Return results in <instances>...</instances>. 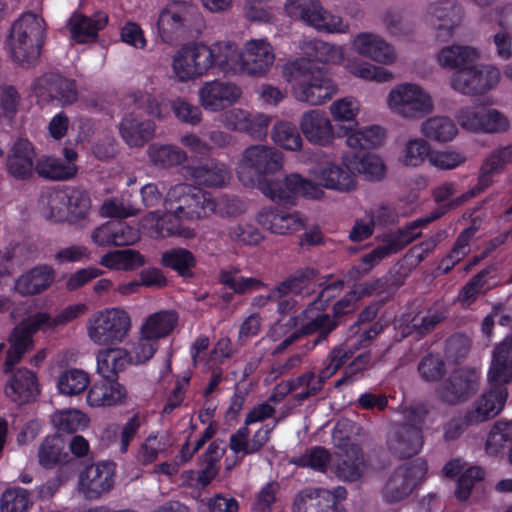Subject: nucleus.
<instances>
[{
	"instance_id": "nucleus-63",
	"label": "nucleus",
	"mask_w": 512,
	"mask_h": 512,
	"mask_svg": "<svg viewBox=\"0 0 512 512\" xmlns=\"http://www.w3.org/2000/svg\"><path fill=\"white\" fill-rule=\"evenodd\" d=\"M20 96L9 85L0 86V122L9 123L18 111Z\"/></svg>"
},
{
	"instance_id": "nucleus-29",
	"label": "nucleus",
	"mask_w": 512,
	"mask_h": 512,
	"mask_svg": "<svg viewBox=\"0 0 512 512\" xmlns=\"http://www.w3.org/2000/svg\"><path fill=\"white\" fill-rule=\"evenodd\" d=\"M5 395L17 404L34 401L40 393L36 374L26 368L12 372L5 388Z\"/></svg>"
},
{
	"instance_id": "nucleus-19",
	"label": "nucleus",
	"mask_w": 512,
	"mask_h": 512,
	"mask_svg": "<svg viewBox=\"0 0 512 512\" xmlns=\"http://www.w3.org/2000/svg\"><path fill=\"white\" fill-rule=\"evenodd\" d=\"M345 497L346 490L341 486L333 490L305 488L295 495L292 512H340L338 501Z\"/></svg>"
},
{
	"instance_id": "nucleus-57",
	"label": "nucleus",
	"mask_w": 512,
	"mask_h": 512,
	"mask_svg": "<svg viewBox=\"0 0 512 512\" xmlns=\"http://www.w3.org/2000/svg\"><path fill=\"white\" fill-rule=\"evenodd\" d=\"M32 506L30 493L21 487L6 489L0 499L1 512H28Z\"/></svg>"
},
{
	"instance_id": "nucleus-17",
	"label": "nucleus",
	"mask_w": 512,
	"mask_h": 512,
	"mask_svg": "<svg viewBox=\"0 0 512 512\" xmlns=\"http://www.w3.org/2000/svg\"><path fill=\"white\" fill-rule=\"evenodd\" d=\"M501 80L500 70L493 64H469L450 77L451 88L465 95L484 94L495 88Z\"/></svg>"
},
{
	"instance_id": "nucleus-28",
	"label": "nucleus",
	"mask_w": 512,
	"mask_h": 512,
	"mask_svg": "<svg viewBox=\"0 0 512 512\" xmlns=\"http://www.w3.org/2000/svg\"><path fill=\"white\" fill-rule=\"evenodd\" d=\"M256 221L266 230L278 235H289L304 227V219L299 213L267 207L258 211Z\"/></svg>"
},
{
	"instance_id": "nucleus-9",
	"label": "nucleus",
	"mask_w": 512,
	"mask_h": 512,
	"mask_svg": "<svg viewBox=\"0 0 512 512\" xmlns=\"http://www.w3.org/2000/svg\"><path fill=\"white\" fill-rule=\"evenodd\" d=\"M381 328L379 325L374 324L368 331H365L360 336V341H370L375 338ZM359 339L353 341L348 340L344 345L334 349L329 356V363L321 370L319 379L316 380L314 373L308 372L291 383H282L278 389L281 393L288 391L296 392V397L300 400H304L307 397L316 394L321 389V383L323 380L330 378L336 373V371L346 362V360L353 354L352 347L358 349L356 343Z\"/></svg>"
},
{
	"instance_id": "nucleus-26",
	"label": "nucleus",
	"mask_w": 512,
	"mask_h": 512,
	"mask_svg": "<svg viewBox=\"0 0 512 512\" xmlns=\"http://www.w3.org/2000/svg\"><path fill=\"white\" fill-rule=\"evenodd\" d=\"M114 472L111 463H98L88 467L79 477V490L86 498L101 496L112 488Z\"/></svg>"
},
{
	"instance_id": "nucleus-35",
	"label": "nucleus",
	"mask_w": 512,
	"mask_h": 512,
	"mask_svg": "<svg viewBox=\"0 0 512 512\" xmlns=\"http://www.w3.org/2000/svg\"><path fill=\"white\" fill-rule=\"evenodd\" d=\"M186 174L196 184L213 188L225 186L231 178V172L226 164L216 160L188 167Z\"/></svg>"
},
{
	"instance_id": "nucleus-34",
	"label": "nucleus",
	"mask_w": 512,
	"mask_h": 512,
	"mask_svg": "<svg viewBox=\"0 0 512 512\" xmlns=\"http://www.w3.org/2000/svg\"><path fill=\"white\" fill-rule=\"evenodd\" d=\"M421 430L415 425H401L393 428L388 437L390 450L400 457L416 455L422 448Z\"/></svg>"
},
{
	"instance_id": "nucleus-11",
	"label": "nucleus",
	"mask_w": 512,
	"mask_h": 512,
	"mask_svg": "<svg viewBox=\"0 0 512 512\" xmlns=\"http://www.w3.org/2000/svg\"><path fill=\"white\" fill-rule=\"evenodd\" d=\"M44 30L43 19L33 13H25L13 23L6 48L15 62L30 65L38 59Z\"/></svg>"
},
{
	"instance_id": "nucleus-7",
	"label": "nucleus",
	"mask_w": 512,
	"mask_h": 512,
	"mask_svg": "<svg viewBox=\"0 0 512 512\" xmlns=\"http://www.w3.org/2000/svg\"><path fill=\"white\" fill-rule=\"evenodd\" d=\"M88 307L84 303H75L65 307L56 316L45 312H38L17 326L10 338V347L7 351L3 371L8 374L12 367L18 363L24 353L32 347V334L38 330L54 331L85 314Z\"/></svg>"
},
{
	"instance_id": "nucleus-20",
	"label": "nucleus",
	"mask_w": 512,
	"mask_h": 512,
	"mask_svg": "<svg viewBox=\"0 0 512 512\" xmlns=\"http://www.w3.org/2000/svg\"><path fill=\"white\" fill-rule=\"evenodd\" d=\"M242 96L240 87L228 81L204 82L198 90L200 105L207 111L218 112L236 103Z\"/></svg>"
},
{
	"instance_id": "nucleus-25",
	"label": "nucleus",
	"mask_w": 512,
	"mask_h": 512,
	"mask_svg": "<svg viewBox=\"0 0 512 512\" xmlns=\"http://www.w3.org/2000/svg\"><path fill=\"white\" fill-rule=\"evenodd\" d=\"M418 223H414L412 226L408 227L405 230L399 231L394 234L387 235L383 243L377 246L370 253L366 254L362 258V272H369L374 266H376L382 259L387 256L397 253L409 243H411L415 238L420 235L418 231Z\"/></svg>"
},
{
	"instance_id": "nucleus-24",
	"label": "nucleus",
	"mask_w": 512,
	"mask_h": 512,
	"mask_svg": "<svg viewBox=\"0 0 512 512\" xmlns=\"http://www.w3.org/2000/svg\"><path fill=\"white\" fill-rule=\"evenodd\" d=\"M512 163V144L500 146L490 152L484 159L478 177L477 185L461 197V202L474 197L488 188L494 182V176L501 173Z\"/></svg>"
},
{
	"instance_id": "nucleus-16",
	"label": "nucleus",
	"mask_w": 512,
	"mask_h": 512,
	"mask_svg": "<svg viewBox=\"0 0 512 512\" xmlns=\"http://www.w3.org/2000/svg\"><path fill=\"white\" fill-rule=\"evenodd\" d=\"M286 14L299 19L318 31L327 33H346L349 25L338 15L323 9L318 0H286Z\"/></svg>"
},
{
	"instance_id": "nucleus-60",
	"label": "nucleus",
	"mask_w": 512,
	"mask_h": 512,
	"mask_svg": "<svg viewBox=\"0 0 512 512\" xmlns=\"http://www.w3.org/2000/svg\"><path fill=\"white\" fill-rule=\"evenodd\" d=\"M158 350V342L139 333L138 339L128 349L132 365H140L149 361Z\"/></svg>"
},
{
	"instance_id": "nucleus-8",
	"label": "nucleus",
	"mask_w": 512,
	"mask_h": 512,
	"mask_svg": "<svg viewBox=\"0 0 512 512\" xmlns=\"http://www.w3.org/2000/svg\"><path fill=\"white\" fill-rule=\"evenodd\" d=\"M223 73H244L249 76L266 75L274 65L276 54L266 38H252L239 49L235 43L221 41Z\"/></svg>"
},
{
	"instance_id": "nucleus-6",
	"label": "nucleus",
	"mask_w": 512,
	"mask_h": 512,
	"mask_svg": "<svg viewBox=\"0 0 512 512\" xmlns=\"http://www.w3.org/2000/svg\"><path fill=\"white\" fill-rule=\"evenodd\" d=\"M223 73L221 41L208 45L202 41L187 42L171 56L170 77L177 83H187L211 72Z\"/></svg>"
},
{
	"instance_id": "nucleus-21",
	"label": "nucleus",
	"mask_w": 512,
	"mask_h": 512,
	"mask_svg": "<svg viewBox=\"0 0 512 512\" xmlns=\"http://www.w3.org/2000/svg\"><path fill=\"white\" fill-rule=\"evenodd\" d=\"M426 464L419 461L409 467L397 469L387 481L383 498L387 503H397L405 499L412 491L414 486L425 477Z\"/></svg>"
},
{
	"instance_id": "nucleus-50",
	"label": "nucleus",
	"mask_w": 512,
	"mask_h": 512,
	"mask_svg": "<svg viewBox=\"0 0 512 512\" xmlns=\"http://www.w3.org/2000/svg\"><path fill=\"white\" fill-rule=\"evenodd\" d=\"M383 286L382 281L377 280L371 283H360L354 286L341 300L333 307L336 316L344 315L355 310L357 301L364 297L380 292Z\"/></svg>"
},
{
	"instance_id": "nucleus-31",
	"label": "nucleus",
	"mask_w": 512,
	"mask_h": 512,
	"mask_svg": "<svg viewBox=\"0 0 512 512\" xmlns=\"http://www.w3.org/2000/svg\"><path fill=\"white\" fill-rule=\"evenodd\" d=\"M35 151L32 144L25 138H18L11 146L7 155V170L17 179H27L35 170Z\"/></svg>"
},
{
	"instance_id": "nucleus-46",
	"label": "nucleus",
	"mask_w": 512,
	"mask_h": 512,
	"mask_svg": "<svg viewBox=\"0 0 512 512\" xmlns=\"http://www.w3.org/2000/svg\"><path fill=\"white\" fill-rule=\"evenodd\" d=\"M65 448V442L60 436L47 437L39 447L40 465L45 468H53L69 462V454L65 451Z\"/></svg>"
},
{
	"instance_id": "nucleus-58",
	"label": "nucleus",
	"mask_w": 512,
	"mask_h": 512,
	"mask_svg": "<svg viewBox=\"0 0 512 512\" xmlns=\"http://www.w3.org/2000/svg\"><path fill=\"white\" fill-rule=\"evenodd\" d=\"M162 263L176 270L180 275L187 277L191 274V269L195 265V258L190 251L175 248L163 253Z\"/></svg>"
},
{
	"instance_id": "nucleus-59",
	"label": "nucleus",
	"mask_w": 512,
	"mask_h": 512,
	"mask_svg": "<svg viewBox=\"0 0 512 512\" xmlns=\"http://www.w3.org/2000/svg\"><path fill=\"white\" fill-rule=\"evenodd\" d=\"M386 212L385 208H378L367 212L362 218L357 219L353 225L349 238L352 241H362L373 234L375 225L381 223V216Z\"/></svg>"
},
{
	"instance_id": "nucleus-27",
	"label": "nucleus",
	"mask_w": 512,
	"mask_h": 512,
	"mask_svg": "<svg viewBox=\"0 0 512 512\" xmlns=\"http://www.w3.org/2000/svg\"><path fill=\"white\" fill-rule=\"evenodd\" d=\"M299 127L306 140L312 144L328 146L334 140V127L323 111H306L300 117Z\"/></svg>"
},
{
	"instance_id": "nucleus-1",
	"label": "nucleus",
	"mask_w": 512,
	"mask_h": 512,
	"mask_svg": "<svg viewBox=\"0 0 512 512\" xmlns=\"http://www.w3.org/2000/svg\"><path fill=\"white\" fill-rule=\"evenodd\" d=\"M309 284V277L300 274L284 281L266 296L261 295L253 300L255 306H264L268 301L275 302L278 312L283 315V318L272 326L268 334L273 341L281 340L280 344L275 347L276 352L288 347L299 337L300 333L319 332L322 338H325L335 327V323L327 314L323 313V310L329 301L340 293L341 281L327 285L319 294L318 299L302 312L301 317L297 319L289 317L288 320H285V314L291 312L296 305L294 296L302 294L308 289Z\"/></svg>"
},
{
	"instance_id": "nucleus-41",
	"label": "nucleus",
	"mask_w": 512,
	"mask_h": 512,
	"mask_svg": "<svg viewBox=\"0 0 512 512\" xmlns=\"http://www.w3.org/2000/svg\"><path fill=\"white\" fill-rule=\"evenodd\" d=\"M33 90L39 97H45L48 94L62 104H71L77 98L74 83L58 76L39 78L33 84Z\"/></svg>"
},
{
	"instance_id": "nucleus-10",
	"label": "nucleus",
	"mask_w": 512,
	"mask_h": 512,
	"mask_svg": "<svg viewBox=\"0 0 512 512\" xmlns=\"http://www.w3.org/2000/svg\"><path fill=\"white\" fill-rule=\"evenodd\" d=\"M86 335L96 346L121 345L132 330V317L122 307L95 311L86 321Z\"/></svg>"
},
{
	"instance_id": "nucleus-32",
	"label": "nucleus",
	"mask_w": 512,
	"mask_h": 512,
	"mask_svg": "<svg viewBox=\"0 0 512 512\" xmlns=\"http://www.w3.org/2000/svg\"><path fill=\"white\" fill-rule=\"evenodd\" d=\"M96 353V371L105 378H115L131 364L128 348L120 345L100 346Z\"/></svg>"
},
{
	"instance_id": "nucleus-30",
	"label": "nucleus",
	"mask_w": 512,
	"mask_h": 512,
	"mask_svg": "<svg viewBox=\"0 0 512 512\" xmlns=\"http://www.w3.org/2000/svg\"><path fill=\"white\" fill-rule=\"evenodd\" d=\"M128 397L124 385L115 380L94 382L88 389L86 403L93 408L123 405Z\"/></svg>"
},
{
	"instance_id": "nucleus-18",
	"label": "nucleus",
	"mask_w": 512,
	"mask_h": 512,
	"mask_svg": "<svg viewBox=\"0 0 512 512\" xmlns=\"http://www.w3.org/2000/svg\"><path fill=\"white\" fill-rule=\"evenodd\" d=\"M353 428V424L347 420L338 421L335 425L332 437L334 444L346 455L342 463L336 468L337 475L345 481H356L364 472V461L360 448L351 443L347 434L348 430Z\"/></svg>"
},
{
	"instance_id": "nucleus-64",
	"label": "nucleus",
	"mask_w": 512,
	"mask_h": 512,
	"mask_svg": "<svg viewBox=\"0 0 512 512\" xmlns=\"http://www.w3.org/2000/svg\"><path fill=\"white\" fill-rule=\"evenodd\" d=\"M512 438V422H497L491 428L487 441L486 450L489 454H497Z\"/></svg>"
},
{
	"instance_id": "nucleus-45",
	"label": "nucleus",
	"mask_w": 512,
	"mask_h": 512,
	"mask_svg": "<svg viewBox=\"0 0 512 512\" xmlns=\"http://www.w3.org/2000/svg\"><path fill=\"white\" fill-rule=\"evenodd\" d=\"M91 382L90 374L79 368L61 372L56 379V388L61 395L77 396L87 390Z\"/></svg>"
},
{
	"instance_id": "nucleus-36",
	"label": "nucleus",
	"mask_w": 512,
	"mask_h": 512,
	"mask_svg": "<svg viewBox=\"0 0 512 512\" xmlns=\"http://www.w3.org/2000/svg\"><path fill=\"white\" fill-rule=\"evenodd\" d=\"M488 383L512 381V336L506 337L495 346L487 373Z\"/></svg>"
},
{
	"instance_id": "nucleus-54",
	"label": "nucleus",
	"mask_w": 512,
	"mask_h": 512,
	"mask_svg": "<svg viewBox=\"0 0 512 512\" xmlns=\"http://www.w3.org/2000/svg\"><path fill=\"white\" fill-rule=\"evenodd\" d=\"M35 171L45 178L66 180L76 174L77 167L74 163H63L56 158L42 157L36 163Z\"/></svg>"
},
{
	"instance_id": "nucleus-62",
	"label": "nucleus",
	"mask_w": 512,
	"mask_h": 512,
	"mask_svg": "<svg viewBox=\"0 0 512 512\" xmlns=\"http://www.w3.org/2000/svg\"><path fill=\"white\" fill-rule=\"evenodd\" d=\"M67 218L77 220L85 217L91 208L89 195L80 189L68 188Z\"/></svg>"
},
{
	"instance_id": "nucleus-42",
	"label": "nucleus",
	"mask_w": 512,
	"mask_h": 512,
	"mask_svg": "<svg viewBox=\"0 0 512 512\" xmlns=\"http://www.w3.org/2000/svg\"><path fill=\"white\" fill-rule=\"evenodd\" d=\"M108 22L104 13H97L93 18L74 13L68 22L71 38L78 43H85L94 39L97 32L103 29Z\"/></svg>"
},
{
	"instance_id": "nucleus-4",
	"label": "nucleus",
	"mask_w": 512,
	"mask_h": 512,
	"mask_svg": "<svg viewBox=\"0 0 512 512\" xmlns=\"http://www.w3.org/2000/svg\"><path fill=\"white\" fill-rule=\"evenodd\" d=\"M166 212L160 216L157 212L149 213L142 222V228L152 237L178 235L183 238L195 236L193 229L172 223L176 220H198L216 210L215 200L203 191L186 184H178L171 188L164 201Z\"/></svg>"
},
{
	"instance_id": "nucleus-61",
	"label": "nucleus",
	"mask_w": 512,
	"mask_h": 512,
	"mask_svg": "<svg viewBox=\"0 0 512 512\" xmlns=\"http://www.w3.org/2000/svg\"><path fill=\"white\" fill-rule=\"evenodd\" d=\"M484 110L482 105L464 106L456 112L455 117L464 130L477 133L481 132Z\"/></svg>"
},
{
	"instance_id": "nucleus-22",
	"label": "nucleus",
	"mask_w": 512,
	"mask_h": 512,
	"mask_svg": "<svg viewBox=\"0 0 512 512\" xmlns=\"http://www.w3.org/2000/svg\"><path fill=\"white\" fill-rule=\"evenodd\" d=\"M505 383H488V388L478 397L474 407L466 415L467 424H477L498 415L507 400Z\"/></svg>"
},
{
	"instance_id": "nucleus-40",
	"label": "nucleus",
	"mask_w": 512,
	"mask_h": 512,
	"mask_svg": "<svg viewBox=\"0 0 512 512\" xmlns=\"http://www.w3.org/2000/svg\"><path fill=\"white\" fill-rule=\"evenodd\" d=\"M178 323V316L172 310H161L149 314L139 326L138 333L156 342L169 336Z\"/></svg>"
},
{
	"instance_id": "nucleus-39",
	"label": "nucleus",
	"mask_w": 512,
	"mask_h": 512,
	"mask_svg": "<svg viewBox=\"0 0 512 512\" xmlns=\"http://www.w3.org/2000/svg\"><path fill=\"white\" fill-rule=\"evenodd\" d=\"M480 52L468 45H449L441 48L436 54V62L442 68L464 69L469 64L478 62Z\"/></svg>"
},
{
	"instance_id": "nucleus-14",
	"label": "nucleus",
	"mask_w": 512,
	"mask_h": 512,
	"mask_svg": "<svg viewBox=\"0 0 512 512\" xmlns=\"http://www.w3.org/2000/svg\"><path fill=\"white\" fill-rule=\"evenodd\" d=\"M133 98L134 108L122 118L119 132L129 147H142L154 136L156 127L152 121L142 119L139 110L156 118H161L162 113L158 101L150 94L139 92Z\"/></svg>"
},
{
	"instance_id": "nucleus-51",
	"label": "nucleus",
	"mask_w": 512,
	"mask_h": 512,
	"mask_svg": "<svg viewBox=\"0 0 512 512\" xmlns=\"http://www.w3.org/2000/svg\"><path fill=\"white\" fill-rule=\"evenodd\" d=\"M68 188L52 190L41 197L40 207L46 218L63 220L67 218Z\"/></svg>"
},
{
	"instance_id": "nucleus-47",
	"label": "nucleus",
	"mask_w": 512,
	"mask_h": 512,
	"mask_svg": "<svg viewBox=\"0 0 512 512\" xmlns=\"http://www.w3.org/2000/svg\"><path fill=\"white\" fill-rule=\"evenodd\" d=\"M144 263L142 255L132 249L115 250L104 254L100 264L110 270L131 271L141 267Z\"/></svg>"
},
{
	"instance_id": "nucleus-55",
	"label": "nucleus",
	"mask_w": 512,
	"mask_h": 512,
	"mask_svg": "<svg viewBox=\"0 0 512 512\" xmlns=\"http://www.w3.org/2000/svg\"><path fill=\"white\" fill-rule=\"evenodd\" d=\"M147 152L151 162L160 167L175 166L186 159V153L173 145L152 144Z\"/></svg>"
},
{
	"instance_id": "nucleus-2",
	"label": "nucleus",
	"mask_w": 512,
	"mask_h": 512,
	"mask_svg": "<svg viewBox=\"0 0 512 512\" xmlns=\"http://www.w3.org/2000/svg\"><path fill=\"white\" fill-rule=\"evenodd\" d=\"M283 164V154L275 148L252 145L243 151L236 166V174L243 185L257 186L272 201L295 204L299 197H322L321 189L299 173H291L281 181H269L265 178L266 175L281 170Z\"/></svg>"
},
{
	"instance_id": "nucleus-52",
	"label": "nucleus",
	"mask_w": 512,
	"mask_h": 512,
	"mask_svg": "<svg viewBox=\"0 0 512 512\" xmlns=\"http://www.w3.org/2000/svg\"><path fill=\"white\" fill-rule=\"evenodd\" d=\"M271 138L280 148L288 151H298L303 140L295 125L288 121H278L272 128Z\"/></svg>"
},
{
	"instance_id": "nucleus-37",
	"label": "nucleus",
	"mask_w": 512,
	"mask_h": 512,
	"mask_svg": "<svg viewBox=\"0 0 512 512\" xmlns=\"http://www.w3.org/2000/svg\"><path fill=\"white\" fill-rule=\"evenodd\" d=\"M55 278L54 270L48 265L34 267L21 274L15 281L14 290L23 296H32L48 289Z\"/></svg>"
},
{
	"instance_id": "nucleus-56",
	"label": "nucleus",
	"mask_w": 512,
	"mask_h": 512,
	"mask_svg": "<svg viewBox=\"0 0 512 512\" xmlns=\"http://www.w3.org/2000/svg\"><path fill=\"white\" fill-rule=\"evenodd\" d=\"M52 423L58 431L72 433L85 429L89 418L80 410L68 409L54 413Z\"/></svg>"
},
{
	"instance_id": "nucleus-12",
	"label": "nucleus",
	"mask_w": 512,
	"mask_h": 512,
	"mask_svg": "<svg viewBox=\"0 0 512 512\" xmlns=\"http://www.w3.org/2000/svg\"><path fill=\"white\" fill-rule=\"evenodd\" d=\"M385 104L391 114L407 120H416L434 110L430 91L417 82H401L388 91Z\"/></svg>"
},
{
	"instance_id": "nucleus-5",
	"label": "nucleus",
	"mask_w": 512,
	"mask_h": 512,
	"mask_svg": "<svg viewBox=\"0 0 512 512\" xmlns=\"http://www.w3.org/2000/svg\"><path fill=\"white\" fill-rule=\"evenodd\" d=\"M351 48L359 56L372 62L351 58L345 63V70L352 76L367 82L388 83L394 80V74L385 68L393 65L398 58L395 47L382 36L361 32L351 39Z\"/></svg>"
},
{
	"instance_id": "nucleus-33",
	"label": "nucleus",
	"mask_w": 512,
	"mask_h": 512,
	"mask_svg": "<svg viewBox=\"0 0 512 512\" xmlns=\"http://www.w3.org/2000/svg\"><path fill=\"white\" fill-rule=\"evenodd\" d=\"M425 18L436 30H444L450 34L460 25L463 11L452 0H438L428 6Z\"/></svg>"
},
{
	"instance_id": "nucleus-3",
	"label": "nucleus",
	"mask_w": 512,
	"mask_h": 512,
	"mask_svg": "<svg viewBox=\"0 0 512 512\" xmlns=\"http://www.w3.org/2000/svg\"><path fill=\"white\" fill-rule=\"evenodd\" d=\"M301 50L307 58L287 62L283 67V77L296 100L322 105L337 93L338 87L316 67L315 61L339 64L344 60V49L320 40H305Z\"/></svg>"
},
{
	"instance_id": "nucleus-38",
	"label": "nucleus",
	"mask_w": 512,
	"mask_h": 512,
	"mask_svg": "<svg viewBox=\"0 0 512 512\" xmlns=\"http://www.w3.org/2000/svg\"><path fill=\"white\" fill-rule=\"evenodd\" d=\"M360 108L359 100L352 96L342 97L330 104L329 113L338 126L339 134L347 136L358 126L357 116Z\"/></svg>"
},
{
	"instance_id": "nucleus-44",
	"label": "nucleus",
	"mask_w": 512,
	"mask_h": 512,
	"mask_svg": "<svg viewBox=\"0 0 512 512\" xmlns=\"http://www.w3.org/2000/svg\"><path fill=\"white\" fill-rule=\"evenodd\" d=\"M422 135L431 141L446 143L452 141L458 134L455 122L443 115H436L427 118L421 123Z\"/></svg>"
},
{
	"instance_id": "nucleus-53",
	"label": "nucleus",
	"mask_w": 512,
	"mask_h": 512,
	"mask_svg": "<svg viewBox=\"0 0 512 512\" xmlns=\"http://www.w3.org/2000/svg\"><path fill=\"white\" fill-rule=\"evenodd\" d=\"M430 144L423 138H411L403 146L399 162L406 167H419L431 154Z\"/></svg>"
},
{
	"instance_id": "nucleus-49",
	"label": "nucleus",
	"mask_w": 512,
	"mask_h": 512,
	"mask_svg": "<svg viewBox=\"0 0 512 512\" xmlns=\"http://www.w3.org/2000/svg\"><path fill=\"white\" fill-rule=\"evenodd\" d=\"M171 445L172 440L167 433H152L139 446L136 459L143 465L150 464Z\"/></svg>"
},
{
	"instance_id": "nucleus-23",
	"label": "nucleus",
	"mask_w": 512,
	"mask_h": 512,
	"mask_svg": "<svg viewBox=\"0 0 512 512\" xmlns=\"http://www.w3.org/2000/svg\"><path fill=\"white\" fill-rule=\"evenodd\" d=\"M479 373L475 370L458 369L437 389L442 401L455 404L466 400L478 387Z\"/></svg>"
},
{
	"instance_id": "nucleus-48",
	"label": "nucleus",
	"mask_w": 512,
	"mask_h": 512,
	"mask_svg": "<svg viewBox=\"0 0 512 512\" xmlns=\"http://www.w3.org/2000/svg\"><path fill=\"white\" fill-rule=\"evenodd\" d=\"M386 137L384 128L378 125L368 126L362 129H353L346 136L347 147L360 150L368 147L380 146Z\"/></svg>"
},
{
	"instance_id": "nucleus-43",
	"label": "nucleus",
	"mask_w": 512,
	"mask_h": 512,
	"mask_svg": "<svg viewBox=\"0 0 512 512\" xmlns=\"http://www.w3.org/2000/svg\"><path fill=\"white\" fill-rule=\"evenodd\" d=\"M272 430L273 427L262 426L252 438H249L247 427H241L231 436L230 449L244 455L256 453L268 442Z\"/></svg>"
},
{
	"instance_id": "nucleus-13",
	"label": "nucleus",
	"mask_w": 512,
	"mask_h": 512,
	"mask_svg": "<svg viewBox=\"0 0 512 512\" xmlns=\"http://www.w3.org/2000/svg\"><path fill=\"white\" fill-rule=\"evenodd\" d=\"M204 27V18L194 6H166L156 22L157 36L167 44L199 34Z\"/></svg>"
},
{
	"instance_id": "nucleus-15",
	"label": "nucleus",
	"mask_w": 512,
	"mask_h": 512,
	"mask_svg": "<svg viewBox=\"0 0 512 512\" xmlns=\"http://www.w3.org/2000/svg\"><path fill=\"white\" fill-rule=\"evenodd\" d=\"M356 162V154L344 153L339 161L325 160L319 162L310 171V175L317 183L310 181L323 192L321 199L325 196L324 188L339 193H350L357 188V176L354 169Z\"/></svg>"
}]
</instances>
